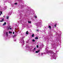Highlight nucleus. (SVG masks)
I'll return each instance as SVG.
<instances>
[{
	"mask_svg": "<svg viewBox=\"0 0 63 63\" xmlns=\"http://www.w3.org/2000/svg\"><path fill=\"white\" fill-rule=\"evenodd\" d=\"M47 51H48V52H49V53H50L51 54V53H54V52H53V51L51 50H47Z\"/></svg>",
	"mask_w": 63,
	"mask_h": 63,
	"instance_id": "1",
	"label": "nucleus"
},
{
	"mask_svg": "<svg viewBox=\"0 0 63 63\" xmlns=\"http://www.w3.org/2000/svg\"><path fill=\"white\" fill-rule=\"evenodd\" d=\"M40 50H38V51H35V53H38L39 52H40Z\"/></svg>",
	"mask_w": 63,
	"mask_h": 63,
	"instance_id": "2",
	"label": "nucleus"
},
{
	"mask_svg": "<svg viewBox=\"0 0 63 63\" xmlns=\"http://www.w3.org/2000/svg\"><path fill=\"white\" fill-rule=\"evenodd\" d=\"M48 28H49L50 29H51V27L50 26H49V27H48Z\"/></svg>",
	"mask_w": 63,
	"mask_h": 63,
	"instance_id": "3",
	"label": "nucleus"
},
{
	"mask_svg": "<svg viewBox=\"0 0 63 63\" xmlns=\"http://www.w3.org/2000/svg\"><path fill=\"white\" fill-rule=\"evenodd\" d=\"M6 22H4L3 24V26H4V25H6Z\"/></svg>",
	"mask_w": 63,
	"mask_h": 63,
	"instance_id": "4",
	"label": "nucleus"
},
{
	"mask_svg": "<svg viewBox=\"0 0 63 63\" xmlns=\"http://www.w3.org/2000/svg\"><path fill=\"white\" fill-rule=\"evenodd\" d=\"M29 34V32H28V31H27L26 32V34H27V35H28Z\"/></svg>",
	"mask_w": 63,
	"mask_h": 63,
	"instance_id": "5",
	"label": "nucleus"
},
{
	"mask_svg": "<svg viewBox=\"0 0 63 63\" xmlns=\"http://www.w3.org/2000/svg\"><path fill=\"white\" fill-rule=\"evenodd\" d=\"M6 35L7 36H8V32H7L6 33Z\"/></svg>",
	"mask_w": 63,
	"mask_h": 63,
	"instance_id": "6",
	"label": "nucleus"
},
{
	"mask_svg": "<svg viewBox=\"0 0 63 63\" xmlns=\"http://www.w3.org/2000/svg\"><path fill=\"white\" fill-rule=\"evenodd\" d=\"M4 19H2V20L0 21V22H3V20H4Z\"/></svg>",
	"mask_w": 63,
	"mask_h": 63,
	"instance_id": "7",
	"label": "nucleus"
},
{
	"mask_svg": "<svg viewBox=\"0 0 63 63\" xmlns=\"http://www.w3.org/2000/svg\"><path fill=\"white\" fill-rule=\"evenodd\" d=\"M39 39V38L37 37H36L35 38V39H36V40H37Z\"/></svg>",
	"mask_w": 63,
	"mask_h": 63,
	"instance_id": "8",
	"label": "nucleus"
},
{
	"mask_svg": "<svg viewBox=\"0 0 63 63\" xmlns=\"http://www.w3.org/2000/svg\"><path fill=\"white\" fill-rule=\"evenodd\" d=\"M32 37H34V34H32Z\"/></svg>",
	"mask_w": 63,
	"mask_h": 63,
	"instance_id": "9",
	"label": "nucleus"
},
{
	"mask_svg": "<svg viewBox=\"0 0 63 63\" xmlns=\"http://www.w3.org/2000/svg\"><path fill=\"white\" fill-rule=\"evenodd\" d=\"M32 41L33 42H35V40H34V39H33L32 40Z\"/></svg>",
	"mask_w": 63,
	"mask_h": 63,
	"instance_id": "10",
	"label": "nucleus"
},
{
	"mask_svg": "<svg viewBox=\"0 0 63 63\" xmlns=\"http://www.w3.org/2000/svg\"><path fill=\"white\" fill-rule=\"evenodd\" d=\"M9 33L10 34H12V32H11V31H9Z\"/></svg>",
	"mask_w": 63,
	"mask_h": 63,
	"instance_id": "11",
	"label": "nucleus"
},
{
	"mask_svg": "<svg viewBox=\"0 0 63 63\" xmlns=\"http://www.w3.org/2000/svg\"><path fill=\"white\" fill-rule=\"evenodd\" d=\"M28 23H31V21H28Z\"/></svg>",
	"mask_w": 63,
	"mask_h": 63,
	"instance_id": "12",
	"label": "nucleus"
},
{
	"mask_svg": "<svg viewBox=\"0 0 63 63\" xmlns=\"http://www.w3.org/2000/svg\"><path fill=\"white\" fill-rule=\"evenodd\" d=\"M17 36V35L15 34L14 36V37H16Z\"/></svg>",
	"mask_w": 63,
	"mask_h": 63,
	"instance_id": "13",
	"label": "nucleus"
},
{
	"mask_svg": "<svg viewBox=\"0 0 63 63\" xmlns=\"http://www.w3.org/2000/svg\"><path fill=\"white\" fill-rule=\"evenodd\" d=\"M56 25H57V24H56L55 25H54V27H56Z\"/></svg>",
	"mask_w": 63,
	"mask_h": 63,
	"instance_id": "14",
	"label": "nucleus"
},
{
	"mask_svg": "<svg viewBox=\"0 0 63 63\" xmlns=\"http://www.w3.org/2000/svg\"><path fill=\"white\" fill-rule=\"evenodd\" d=\"M15 5H17V3H15Z\"/></svg>",
	"mask_w": 63,
	"mask_h": 63,
	"instance_id": "15",
	"label": "nucleus"
},
{
	"mask_svg": "<svg viewBox=\"0 0 63 63\" xmlns=\"http://www.w3.org/2000/svg\"><path fill=\"white\" fill-rule=\"evenodd\" d=\"M36 47L37 48H38V47H39V46L37 45Z\"/></svg>",
	"mask_w": 63,
	"mask_h": 63,
	"instance_id": "16",
	"label": "nucleus"
},
{
	"mask_svg": "<svg viewBox=\"0 0 63 63\" xmlns=\"http://www.w3.org/2000/svg\"><path fill=\"white\" fill-rule=\"evenodd\" d=\"M7 18L8 19H9V16H7Z\"/></svg>",
	"mask_w": 63,
	"mask_h": 63,
	"instance_id": "17",
	"label": "nucleus"
},
{
	"mask_svg": "<svg viewBox=\"0 0 63 63\" xmlns=\"http://www.w3.org/2000/svg\"><path fill=\"white\" fill-rule=\"evenodd\" d=\"M0 13H1V14H2V11H0Z\"/></svg>",
	"mask_w": 63,
	"mask_h": 63,
	"instance_id": "18",
	"label": "nucleus"
},
{
	"mask_svg": "<svg viewBox=\"0 0 63 63\" xmlns=\"http://www.w3.org/2000/svg\"><path fill=\"white\" fill-rule=\"evenodd\" d=\"M10 29V27L8 28V29Z\"/></svg>",
	"mask_w": 63,
	"mask_h": 63,
	"instance_id": "19",
	"label": "nucleus"
},
{
	"mask_svg": "<svg viewBox=\"0 0 63 63\" xmlns=\"http://www.w3.org/2000/svg\"><path fill=\"white\" fill-rule=\"evenodd\" d=\"M13 34H15V32H13Z\"/></svg>",
	"mask_w": 63,
	"mask_h": 63,
	"instance_id": "20",
	"label": "nucleus"
},
{
	"mask_svg": "<svg viewBox=\"0 0 63 63\" xmlns=\"http://www.w3.org/2000/svg\"><path fill=\"white\" fill-rule=\"evenodd\" d=\"M34 17H35V18H37V16H34Z\"/></svg>",
	"mask_w": 63,
	"mask_h": 63,
	"instance_id": "21",
	"label": "nucleus"
},
{
	"mask_svg": "<svg viewBox=\"0 0 63 63\" xmlns=\"http://www.w3.org/2000/svg\"><path fill=\"white\" fill-rule=\"evenodd\" d=\"M39 31V30H36V31Z\"/></svg>",
	"mask_w": 63,
	"mask_h": 63,
	"instance_id": "22",
	"label": "nucleus"
},
{
	"mask_svg": "<svg viewBox=\"0 0 63 63\" xmlns=\"http://www.w3.org/2000/svg\"><path fill=\"white\" fill-rule=\"evenodd\" d=\"M41 55H43V53H41Z\"/></svg>",
	"mask_w": 63,
	"mask_h": 63,
	"instance_id": "23",
	"label": "nucleus"
},
{
	"mask_svg": "<svg viewBox=\"0 0 63 63\" xmlns=\"http://www.w3.org/2000/svg\"><path fill=\"white\" fill-rule=\"evenodd\" d=\"M35 49H36V48H35H35H34V50H35Z\"/></svg>",
	"mask_w": 63,
	"mask_h": 63,
	"instance_id": "24",
	"label": "nucleus"
},
{
	"mask_svg": "<svg viewBox=\"0 0 63 63\" xmlns=\"http://www.w3.org/2000/svg\"><path fill=\"white\" fill-rule=\"evenodd\" d=\"M12 29L11 28H10V29L11 30H12Z\"/></svg>",
	"mask_w": 63,
	"mask_h": 63,
	"instance_id": "25",
	"label": "nucleus"
},
{
	"mask_svg": "<svg viewBox=\"0 0 63 63\" xmlns=\"http://www.w3.org/2000/svg\"><path fill=\"white\" fill-rule=\"evenodd\" d=\"M1 15V14L0 13V16Z\"/></svg>",
	"mask_w": 63,
	"mask_h": 63,
	"instance_id": "26",
	"label": "nucleus"
},
{
	"mask_svg": "<svg viewBox=\"0 0 63 63\" xmlns=\"http://www.w3.org/2000/svg\"><path fill=\"white\" fill-rule=\"evenodd\" d=\"M14 41H16V40H14Z\"/></svg>",
	"mask_w": 63,
	"mask_h": 63,
	"instance_id": "27",
	"label": "nucleus"
},
{
	"mask_svg": "<svg viewBox=\"0 0 63 63\" xmlns=\"http://www.w3.org/2000/svg\"><path fill=\"white\" fill-rule=\"evenodd\" d=\"M3 17H5V16H4Z\"/></svg>",
	"mask_w": 63,
	"mask_h": 63,
	"instance_id": "28",
	"label": "nucleus"
}]
</instances>
